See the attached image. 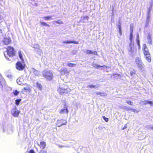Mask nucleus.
I'll use <instances>...</instances> for the list:
<instances>
[{"instance_id": "14", "label": "nucleus", "mask_w": 153, "mask_h": 153, "mask_svg": "<svg viewBox=\"0 0 153 153\" xmlns=\"http://www.w3.org/2000/svg\"><path fill=\"white\" fill-rule=\"evenodd\" d=\"M20 111L18 110H16V109H13L11 111V114L12 115L15 117H18Z\"/></svg>"}, {"instance_id": "20", "label": "nucleus", "mask_w": 153, "mask_h": 153, "mask_svg": "<svg viewBox=\"0 0 153 153\" xmlns=\"http://www.w3.org/2000/svg\"><path fill=\"white\" fill-rule=\"evenodd\" d=\"M63 43L65 44L74 43L76 44H79L78 42L76 41H64L63 42Z\"/></svg>"}, {"instance_id": "42", "label": "nucleus", "mask_w": 153, "mask_h": 153, "mask_svg": "<svg viewBox=\"0 0 153 153\" xmlns=\"http://www.w3.org/2000/svg\"><path fill=\"white\" fill-rule=\"evenodd\" d=\"M91 54H92L97 55V51H92V53H91Z\"/></svg>"}, {"instance_id": "18", "label": "nucleus", "mask_w": 153, "mask_h": 153, "mask_svg": "<svg viewBox=\"0 0 153 153\" xmlns=\"http://www.w3.org/2000/svg\"><path fill=\"white\" fill-rule=\"evenodd\" d=\"M120 75L119 74H115L113 75H111V78L112 79H117L120 77Z\"/></svg>"}, {"instance_id": "23", "label": "nucleus", "mask_w": 153, "mask_h": 153, "mask_svg": "<svg viewBox=\"0 0 153 153\" xmlns=\"http://www.w3.org/2000/svg\"><path fill=\"white\" fill-rule=\"evenodd\" d=\"M46 146V143L44 141H42L40 142L39 146L42 149H44Z\"/></svg>"}, {"instance_id": "46", "label": "nucleus", "mask_w": 153, "mask_h": 153, "mask_svg": "<svg viewBox=\"0 0 153 153\" xmlns=\"http://www.w3.org/2000/svg\"><path fill=\"white\" fill-rule=\"evenodd\" d=\"M132 111L134 113H135L136 112V113H138V111H137L135 109H132Z\"/></svg>"}, {"instance_id": "1", "label": "nucleus", "mask_w": 153, "mask_h": 153, "mask_svg": "<svg viewBox=\"0 0 153 153\" xmlns=\"http://www.w3.org/2000/svg\"><path fill=\"white\" fill-rule=\"evenodd\" d=\"M132 39L133 33H130L129 37L130 42L127 49L128 54L131 56H134L136 52V50H135L134 47V43L132 41Z\"/></svg>"}, {"instance_id": "40", "label": "nucleus", "mask_w": 153, "mask_h": 153, "mask_svg": "<svg viewBox=\"0 0 153 153\" xmlns=\"http://www.w3.org/2000/svg\"><path fill=\"white\" fill-rule=\"evenodd\" d=\"M39 54L40 55H41L42 54V51L40 49H38L37 50Z\"/></svg>"}, {"instance_id": "15", "label": "nucleus", "mask_w": 153, "mask_h": 153, "mask_svg": "<svg viewBox=\"0 0 153 153\" xmlns=\"http://www.w3.org/2000/svg\"><path fill=\"white\" fill-rule=\"evenodd\" d=\"M152 7V3L150 4V9L149 10L148 12V14L147 16V18H146V24L147 25L149 24V19L150 17V13L151 10V8Z\"/></svg>"}, {"instance_id": "29", "label": "nucleus", "mask_w": 153, "mask_h": 153, "mask_svg": "<svg viewBox=\"0 0 153 153\" xmlns=\"http://www.w3.org/2000/svg\"><path fill=\"white\" fill-rule=\"evenodd\" d=\"M40 23H41V25H43L44 26H45L46 27H50V25L46 23L45 22H40Z\"/></svg>"}, {"instance_id": "21", "label": "nucleus", "mask_w": 153, "mask_h": 153, "mask_svg": "<svg viewBox=\"0 0 153 153\" xmlns=\"http://www.w3.org/2000/svg\"><path fill=\"white\" fill-rule=\"evenodd\" d=\"M89 19V17L88 16H85L82 17L81 18V21L83 23L87 21Z\"/></svg>"}, {"instance_id": "33", "label": "nucleus", "mask_w": 153, "mask_h": 153, "mask_svg": "<svg viewBox=\"0 0 153 153\" xmlns=\"http://www.w3.org/2000/svg\"><path fill=\"white\" fill-rule=\"evenodd\" d=\"M13 93L15 96H16L19 94V92L17 90H15L13 92Z\"/></svg>"}, {"instance_id": "7", "label": "nucleus", "mask_w": 153, "mask_h": 153, "mask_svg": "<svg viewBox=\"0 0 153 153\" xmlns=\"http://www.w3.org/2000/svg\"><path fill=\"white\" fill-rule=\"evenodd\" d=\"M145 45L146 48H144V49L143 50L144 53L147 61L149 62H150L151 61V59L150 56V54L149 52L148 51L147 49L146 48V45Z\"/></svg>"}, {"instance_id": "26", "label": "nucleus", "mask_w": 153, "mask_h": 153, "mask_svg": "<svg viewBox=\"0 0 153 153\" xmlns=\"http://www.w3.org/2000/svg\"><path fill=\"white\" fill-rule=\"evenodd\" d=\"M18 54H19V57L21 60H22V61H24V59H23L22 55L21 53V52L20 51H18Z\"/></svg>"}, {"instance_id": "54", "label": "nucleus", "mask_w": 153, "mask_h": 153, "mask_svg": "<svg viewBox=\"0 0 153 153\" xmlns=\"http://www.w3.org/2000/svg\"><path fill=\"white\" fill-rule=\"evenodd\" d=\"M149 128H151V129H153V126H149Z\"/></svg>"}, {"instance_id": "3", "label": "nucleus", "mask_w": 153, "mask_h": 153, "mask_svg": "<svg viewBox=\"0 0 153 153\" xmlns=\"http://www.w3.org/2000/svg\"><path fill=\"white\" fill-rule=\"evenodd\" d=\"M43 76L47 79L51 80L53 77L52 71L51 70H44L42 72Z\"/></svg>"}, {"instance_id": "24", "label": "nucleus", "mask_w": 153, "mask_h": 153, "mask_svg": "<svg viewBox=\"0 0 153 153\" xmlns=\"http://www.w3.org/2000/svg\"><path fill=\"white\" fill-rule=\"evenodd\" d=\"M93 66L94 68H99L100 69H102V68H100V65L97 64L96 63H93Z\"/></svg>"}, {"instance_id": "8", "label": "nucleus", "mask_w": 153, "mask_h": 153, "mask_svg": "<svg viewBox=\"0 0 153 153\" xmlns=\"http://www.w3.org/2000/svg\"><path fill=\"white\" fill-rule=\"evenodd\" d=\"M67 121L66 120H58L56 122V125L59 127L62 125H66Z\"/></svg>"}, {"instance_id": "10", "label": "nucleus", "mask_w": 153, "mask_h": 153, "mask_svg": "<svg viewBox=\"0 0 153 153\" xmlns=\"http://www.w3.org/2000/svg\"><path fill=\"white\" fill-rule=\"evenodd\" d=\"M25 81L26 80H24L22 77H19L16 80L17 83L20 85L25 84L26 83Z\"/></svg>"}, {"instance_id": "22", "label": "nucleus", "mask_w": 153, "mask_h": 153, "mask_svg": "<svg viewBox=\"0 0 153 153\" xmlns=\"http://www.w3.org/2000/svg\"><path fill=\"white\" fill-rule=\"evenodd\" d=\"M96 94L97 95H100L102 97H105L107 96V94L105 92H97Z\"/></svg>"}, {"instance_id": "37", "label": "nucleus", "mask_w": 153, "mask_h": 153, "mask_svg": "<svg viewBox=\"0 0 153 153\" xmlns=\"http://www.w3.org/2000/svg\"><path fill=\"white\" fill-rule=\"evenodd\" d=\"M97 85H88V87L90 88H94Z\"/></svg>"}, {"instance_id": "38", "label": "nucleus", "mask_w": 153, "mask_h": 153, "mask_svg": "<svg viewBox=\"0 0 153 153\" xmlns=\"http://www.w3.org/2000/svg\"><path fill=\"white\" fill-rule=\"evenodd\" d=\"M133 26L131 25H130V33H133Z\"/></svg>"}, {"instance_id": "49", "label": "nucleus", "mask_w": 153, "mask_h": 153, "mask_svg": "<svg viewBox=\"0 0 153 153\" xmlns=\"http://www.w3.org/2000/svg\"><path fill=\"white\" fill-rule=\"evenodd\" d=\"M34 48H37L38 46H39V45H38V44H35L34 45Z\"/></svg>"}, {"instance_id": "43", "label": "nucleus", "mask_w": 153, "mask_h": 153, "mask_svg": "<svg viewBox=\"0 0 153 153\" xmlns=\"http://www.w3.org/2000/svg\"><path fill=\"white\" fill-rule=\"evenodd\" d=\"M148 104H149L151 106H153V102L152 101H148L147 102Z\"/></svg>"}, {"instance_id": "4", "label": "nucleus", "mask_w": 153, "mask_h": 153, "mask_svg": "<svg viewBox=\"0 0 153 153\" xmlns=\"http://www.w3.org/2000/svg\"><path fill=\"white\" fill-rule=\"evenodd\" d=\"M58 91L60 94L68 93L70 91V89L66 85H63L62 87H60L58 89Z\"/></svg>"}, {"instance_id": "13", "label": "nucleus", "mask_w": 153, "mask_h": 153, "mask_svg": "<svg viewBox=\"0 0 153 153\" xmlns=\"http://www.w3.org/2000/svg\"><path fill=\"white\" fill-rule=\"evenodd\" d=\"M11 40L9 37L4 38L3 40V42L5 45H7L11 42Z\"/></svg>"}, {"instance_id": "5", "label": "nucleus", "mask_w": 153, "mask_h": 153, "mask_svg": "<svg viewBox=\"0 0 153 153\" xmlns=\"http://www.w3.org/2000/svg\"><path fill=\"white\" fill-rule=\"evenodd\" d=\"M135 62L138 68L140 70H142L144 65L141 58L138 57H136L135 59Z\"/></svg>"}, {"instance_id": "50", "label": "nucleus", "mask_w": 153, "mask_h": 153, "mask_svg": "<svg viewBox=\"0 0 153 153\" xmlns=\"http://www.w3.org/2000/svg\"><path fill=\"white\" fill-rule=\"evenodd\" d=\"M58 146L59 147H61V148H63V147H68V146H62V145L61 146V145H59Z\"/></svg>"}, {"instance_id": "52", "label": "nucleus", "mask_w": 153, "mask_h": 153, "mask_svg": "<svg viewBox=\"0 0 153 153\" xmlns=\"http://www.w3.org/2000/svg\"><path fill=\"white\" fill-rule=\"evenodd\" d=\"M0 88H2V84L0 81Z\"/></svg>"}, {"instance_id": "25", "label": "nucleus", "mask_w": 153, "mask_h": 153, "mask_svg": "<svg viewBox=\"0 0 153 153\" xmlns=\"http://www.w3.org/2000/svg\"><path fill=\"white\" fill-rule=\"evenodd\" d=\"M52 16H46L43 17V19H44L45 20H50L52 18Z\"/></svg>"}, {"instance_id": "39", "label": "nucleus", "mask_w": 153, "mask_h": 153, "mask_svg": "<svg viewBox=\"0 0 153 153\" xmlns=\"http://www.w3.org/2000/svg\"><path fill=\"white\" fill-rule=\"evenodd\" d=\"M92 53V51L90 50H88L86 52L87 54H91Z\"/></svg>"}, {"instance_id": "32", "label": "nucleus", "mask_w": 153, "mask_h": 153, "mask_svg": "<svg viewBox=\"0 0 153 153\" xmlns=\"http://www.w3.org/2000/svg\"><path fill=\"white\" fill-rule=\"evenodd\" d=\"M76 65V64H72L71 63H68L67 64V65L69 67H73L75 66Z\"/></svg>"}, {"instance_id": "9", "label": "nucleus", "mask_w": 153, "mask_h": 153, "mask_svg": "<svg viewBox=\"0 0 153 153\" xmlns=\"http://www.w3.org/2000/svg\"><path fill=\"white\" fill-rule=\"evenodd\" d=\"M16 68L19 70L22 71L25 68V66L20 62H18L16 64Z\"/></svg>"}, {"instance_id": "48", "label": "nucleus", "mask_w": 153, "mask_h": 153, "mask_svg": "<svg viewBox=\"0 0 153 153\" xmlns=\"http://www.w3.org/2000/svg\"><path fill=\"white\" fill-rule=\"evenodd\" d=\"M127 127V124H126L123 127L122 130H123L126 129Z\"/></svg>"}, {"instance_id": "2", "label": "nucleus", "mask_w": 153, "mask_h": 153, "mask_svg": "<svg viewBox=\"0 0 153 153\" xmlns=\"http://www.w3.org/2000/svg\"><path fill=\"white\" fill-rule=\"evenodd\" d=\"M7 55L5 53L4 55L7 60L11 61L12 59V57L15 55V51L13 47L10 46L8 47L7 48Z\"/></svg>"}, {"instance_id": "17", "label": "nucleus", "mask_w": 153, "mask_h": 153, "mask_svg": "<svg viewBox=\"0 0 153 153\" xmlns=\"http://www.w3.org/2000/svg\"><path fill=\"white\" fill-rule=\"evenodd\" d=\"M60 73L62 75L65 74L67 73V70L66 68H62L60 71Z\"/></svg>"}, {"instance_id": "30", "label": "nucleus", "mask_w": 153, "mask_h": 153, "mask_svg": "<svg viewBox=\"0 0 153 153\" xmlns=\"http://www.w3.org/2000/svg\"><path fill=\"white\" fill-rule=\"evenodd\" d=\"M22 100L21 99H19L16 100H15V103L17 105H19L20 102Z\"/></svg>"}, {"instance_id": "31", "label": "nucleus", "mask_w": 153, "mask_h": 153, "mask_svg": "<svg viewBox=\"0 0 153 153\" xmlns=\"http://www.w3.org/2000/svg\"><path fill=\"white\" fill-rule=\"evenodd\" d=\"M53 23L54 24L55 23H56L60 24H62L63 22L62 21H61L60 20H59L57 21H53Z\"/></svg>"}, {"instance_id": "27", "label": "nucleus", "mask_w": 153, "mask_h": 153, "mask_svg": "<svg viewBox=\"0 0 153 153\" xmlns=\"http://www.w3.org/2000/svg\"><path fill=\"white\" fill-rule=\"evenodd\" d=\"M36 86L37 88L40 90H41L42 88V85L41 84L37 82L36 83Z\"/></svg>"}, {"instance_id": "41", "label": "nucleus", "mask_w": 153, "mask_h": 153, "mask_svg": "<svg viewBox=\"0 0 153 153\" xmlns=\"http://www.w3.org/2000/svg\"><path fill=\"white\" fill-rule=\"evenodd\" d=\"M102 118L105 122H107L108 121V119L105 116H103Z\"/></svg>"}, {"instance_id": "12", "label": "nucleus", "mask_w": 153, "mask_h": 153, "mask_svg": "<svg viewBox=\"0 0 153 153\" xmlns=\"http://www.w3.org/2000/svg\"><path fill=\"white\" fill-rule=\"evenodd\" d=\"M68 106L65 104L63 109H61L59 111V113L60 114H68Z\"/></svg>"}, {"instance_id": "51", "label": "nucleus", "mask_w": 153, "mask_h": 153, "mask_svg": "<svg viewBox=\"0 0 153 153\" xmlns=\"http://www.w3.org/2000/svg\"><path fill=\"white\" fill-rule=\"evenodd\" d=\"M148 100H146V101H145L144 102V103H143V104L145 105H146V104H148L147 102H148Z\"/></svg>"}, {"instance_id": "55", "label": "nucleus", "mask_w": 153, "mask_h": 153, "mask_svg": "<svg viewBox=\"0 0 153 153\" xmlns=\"http://www.w3.org/2000/svg\"><path fill=\"white\" fill-rule=\"evenodd\" d=\"M37 5H38L37 3H36L34 4V6H37Z\"/></svg>"}, {"instance_id": "11", "label": "nucleus", "mask_w": 153, "mask_h": 153, "mask_svg": "<svg viewBox=\"0 0 153 153\" xmlns=\"http://www.w3.org/2000/svg\"><path fill=\"white\" fill-rule=\"evenodd\" d=\"M31 71L33 73L34 75L37 76H39L41 74L40 72L35 69L32 68L31 69Z\"/></svg>"}, {"instance_id": "28", "label": "nucleus", "mask_w": 153, "mask_h": 153, "mask_svg": "<svg viewBox=\"0 0 153 153\" xmlns=\"http://www.w3.org/2000/svg\"><path fill=\"white\" fill-rule=\"evenodd\" d=\"M137 44L139 46V47H140V41L139 39V34L138 33L137 35Z\"/></svg>"}, {"instance_id": "19", "label": "nucleus", "mask_w": 153, "mask_h": 153, "mask_svg": "<svg viewBox=\"0 0 153 153\" xmlns=\"http://www.w3.org/2000/svg\"><path fill=\"white\" fill-rule=\"evenodd\" d=\"M120 21V20H119V24L117 25V26L119 29V32L120 34V36H121L122 35V33L121 30V26Z\"/></svg>"}, {"instance_id": "44", "label": "nucleus", "mask_w": 153, "mask_h": 153, "mask_svg": "<svg viewBox=\"0 0 153 153\" xmlns=\"http://www.w3.org/2000/svg\"><path fill=\"white\" fill-rule=\"evenodd\" d=\"M100 68H108V67L105 66V65H103L102 66H100Z\"/></svg>"}, {"instance_id": "36", "label": "nucleus", "mask_w": 153, "mask_h": 153, "mask_svg": "<svg viewBox=\"0 0 153 153\" xmlns=\"http://www.w3.org/2000/svg\"><path fill=\"white\" fill-rule=\"evenodd\" d=\"M124 107H125V109L127 111H132V108H130L129 107H127L126 106H124Z\"/></svg>"}, {"instance_id": "45", "label": "nucleus", "mask_w": 153, "mask_h": 153, "mask_svg": "<svg viewBox=\"0 0 153 153\" xmlns=\"http://www.w3.org/2000/svg\"><path fill=\"white\" fill-rule=\"evenodd\" d=\"M29 153H35L33 149H31L29 152Z\"/></svg>"}, {"instance_id": "6", "label": "nucleus", "mask_w": 153, "mask_h": 153, "mask_svg": "<svg viewBox=\"0 0 153 153\" xmlns=\"http://www.w3.org/2000/svg\"><path fill=\"white\" fill-rule=\"evenodd\" d=\"M13 126L12 125L10 124L7 125L6 126L3 128L4 131H6L9 134H11L13 132Z\"/></svg>"}, {"instance_id": "35", "label": "nucleus", "mask_w": 153, "mask_h": 153, "mask_svg": "<svg viewBox=\"0 0 153 153\" xmlns=\"http://www.w3.org/2000/svg\"><path fill=\"white\" fill-rule=\"evenodd\" d=\"M130 74L131 76H132L134 74H135V71L134 70L132 69V70L130 72Z\"/></svg>"}, {"instance_id": "34", "label": "nucleus", "mask_w": 153, "mask_h": 153, "mask_svg": "<svg viewBox=\"0 0 153 153\" xmlns=\"http://www.w3.org/2000/svg\"><path fill=\"white\" fill-rule=\"evenodd\" d=\"M126 102L131 105H133V102L131 101L127 100Z\"/></svg>"}, {"instance_id": "47", "label": "nucleus", "mask_w": 153, "mask_h": 153, "mask_svg": "<svg viewBox=\"0 0 153 153\" xmlns=\"http://www.w3.org/2000/svg\"><path fill=\"white\" fill-rule=\"evenodd\" d=\"M39 153H47L46 151L45 150H41Z\"/></svg>"}, {"instance_id": "16", "label": "nucleus", "mask_w": 153, "mask_h": 153, "mask_svg": "<svg viewBox=\"0 0 153 153\" xmlns=\"http://www.w3.org/2000/svg\"><path fill=\"white\" fill-rule=\"evenodd\" d=\"M152 35L149 33L148 34V36L147 37V41L148 43L150 45H151L152 44V41L151 39Z\"/></svg>"}, {"instance_id": "53", "label": "nucleus", "mask_w": 153, "mask_h": 153, "mask_svg": "<svg viewBox=\"0 0 153 153\" xmlns=\"http://www.w3.org/2000/svg\"><path fill=\"white\" fill-rule=\"evenodd\" d=\"M24 89L25 90H28V88L27 87H25L24 88Z\"/></svg>"}]
</instances>
